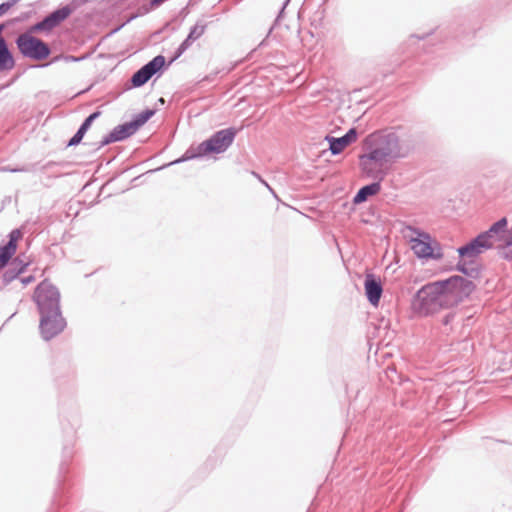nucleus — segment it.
I'll return each instance as SVG.
<instances>
[{"mask_svg":"<svg viewBox=\"0 0 512 512\" xmlns=\"http://www.w3.org/2000/svg\"><path fill=\"white\" fill-rule=\"evenodd\" d=\"M381 146L367 154L360 155L359 166L363 174L382 181L389 171L387 164L389 157L399 158L404 154L400 152L399 137L393 133L379 136Z\"/></svg>","mask_w":512,"mask_h":512,"instance_id":"nucleus-1","label":"nucleus"},{"mask_svg":"<svg viewBox=\"0 0 512 512\" xmlns=\"http://www.w3.org/2000/svg\"><path fill=\"white\" fill-rule=\"evenodd\" d=\"M434 287L440 297L444 308H449L457 305L465 297H467L471 290V282L460 276H454L444 281L434 282Z\"/></svg>","mask_w":512,"mask_h":512,"instance_id":"nucleus-2","label":"nucleus"},{"mask_svg":"<svg viewBox=\"0 0 512 512\" xmlns=\"http://www.w3.org/2000/svg\"><path fill=\"white\" fill-rule=\"evenodd\" d=\"M433 283L424 286L418 291L412 303V309L418 316H429L444 308Z\"/></svg>","mask_w":512,"mask_h":512,"instance_id":"nucleus-3","label":"nucleus"},{"mask_svg":"<svg viewBox=\"0 0 512 512\" xmlns=\"http://www.w3.org/2000/svg\"><path fill=\"white\" fill-rule=\"evenodd\" d=\"M17 46L24 56L35 60L46 59L50 54L49 47L43 41L28 33L18 37Z\"/></svg>","mask_w":512,"mask_h":512,"instance_id":"nucleus-4","label":"nucleus"},{"mask_svg":"<svg viewBox=\"0 0 512 512\" xmlns=\"http://www.w3.org/2000/svg\"><path fill=\"white\" fill-rule=\"evenodd\" d=\"M34 299L40 312L59 309V293L57 289L47 281L41 282L34 293Z\"/></svg>","mask_w":512,"mask_h":512,"instance_id":"nucleus-5","label":"nucleus"},{"mask_svg":"<svg viewBox=\"0 0 512 512\" xmlns=\"http://www.w3.org/2000/svg\"><path fill=\"white\" fill-rule=\"evenodd\" d=\"M40 314V332L45 340H50L64 330L66 322L60 310H50Z\"/></svg>","mask_w":512,"mask_h":512,"instance_id":"nucleus-6","label":"nucleus"},{"mask_svg":"<svg viewBox=\"0 0 512 512\" xmlns=\"http://www.w3.org/2000/svg\"><path fill=\"white\" fill-rule=\"evenodd\" d=\"M234 136L235 132L232 129L221 130L200 144L199 153H221L231 145Z\"/></svg>","mask_w":512,"mask_h":512,"instance_id":"nucleus-7","label":"nucleus"},{"mask_svg":"<svg viewBox=\"0 0 512 512\" xmlns=\"http://www.w3.org/2000/svg\"><path fill=\"white\" fill-rule=\"evenodd\" d=\"M411 249L419 258L440 257L438 243L426 233H417L410 241Z\"/></svg>","mask_w":512,"mask_h":512,"instance_id":"nucleus-8","label":"nucleus"},{"mask_svg":"<svg viewBox=\"0 0 512 512\" xmlns=\"http://www.w3.org/2000/svg\"><path fill=\"white\" fill-rule=\"evenodd\" d=\"M153 115V111H146L137 116L134 121L119 125L110 134L111 141L123 140L134 134Z\"/></svg>","mask_w":512,"mask_h":512,"instance_id":"nucleus-9","label":"nucleus"},{"mask_svg":"<svg viewBox=\"0 0 512 512\" xmlns=\"http://www.w3.org/2000/svg\"><path fill=\"white\" fill-rule=\"evenodd\" d=\"M164 65L165 58L161 55L156 56L132 76L131 82L133 86L139 87L145 84Z\"/></svg>","mask_w":512,"mask_h":512,"instance_id":"nucleus-10","label":"nucleus"},{"mask_svg":"<svg viewBox=\"0 0 512 512\" xmlns=\"http://www.w3.org/2000/svg\"><path fill=\"white\" fill-rule=\"evenodd\" d=\"M490 247H492V242L486 241L485 236L479 235L467 245L460 247L458 252L461 257L472 259Z\"/></svg>","mask_w":512,"mask_h":512,"instance_id":"nucleus-11","label":"nucleus"},{"mask_svg":"<svg viewBox=\"0 0 512 512\" xmlns=\"http://www.w3.org/2000/svg\"><path fill=\"white\" fill-rule=\"evenodd\" d=\"M70 13L71 10L68 7L61 8L53 12L42 22H39L36 25H34L31 28V31L50 30L55 26L59 25L63 20H65L70 15Z\"/></svg>","mask_w":512,"mask_h":512,"instance_id":"nucleus-12","label":"nucleus"},{"mask_svg":"<svg viewBox=\"0 0 512 512\" xmlns=\"http://www.w3.org/2000/svg\"><path fill=\"white\" fill-rule=\"evenodd\" d=\"M357 139V133L355 129H350L344 136L340 138H334L327 136L326 140L329 142L330 151L332 154L341 153L346 147L355 142Z\"/></svg>","mask_w":512,"mask_h":512,"instance_id":"nucleus-13","label":"nucleus"},{"mask_svg":"<svg viewBox=\"0 0 512 512\" xmlns=\"http://www.w3.org/2000/svg\"><path fill=\"white\" fill-rule=\"evenodd\" d=\"M364 287L369 302L375 307L378 306L383 291L381 283L372 274H367Z\"/></svg>","mask_w":512,"mask_h":512,"instance_id":"nucleus-14","label":"nucleus"},{"mask_svg":"<svg viewBox=\"0 0 512 512\" xmlns=\"http://www.w3.org/2000/svg\"><path fill=\"white\" fill-rule=\"evenodd\" d=\"M507 219L504 217L494 223L490 229L482 234L481 236H485V240L488 242H494L496 240L501 239V234L504 232L506 226H507Z\"/></svg>","mask_w":512,"mask_h":512,"instance_id":"nucleus-15","label":"nucleus"},{"mask_svg":"<svg viewBox=\"0 0 512 512\" xmlns=\"http://www.w3.org/2000/svg\"><path fill=\"white\" fill-rule=\"evenodd\" d=\"M205 31H206V24H203V23L195 24L192 27V29L190 30V33L188 34L187 38L180 45V48H179L180 52L182 53L183 51H185L193 41H195V40L199 39L201 36H203Z\"/></svg>","mask_w":512,"mask_h":512,"instance_id":"nucleus-16","label":"nucleus"},{"mask_svg":"<svg viewBox=\"0 0 512 512\" xmlns=\"http://www.w3.org/2000/svg\"><path fill=\"white\" fill-rule=\"evenodd\" d=\"M99 115H100V112H94L88 118H86V120L81 125V127L79 128L77 133L70 139L68 145L69 146L78 145L81 142V140L83 139L86 131L91 126V123L93 122V120L96 119L97 117H99Z\"/></svg>","mask_w":512,"mask_h":512,"instance_id":"nucleus-17","label":"nucleus"},{"mask_svg":"<svg viewBox=\"0 0 512 512\" xmlns=\"http://www.w3.org/2000/svg\"><path fill=\"white\" fill-rule=\"evenodd\" d=\"M379 182L380 181L362 187L354 197V203H362L366 201L368 197L378 194L381 189Z\"/></svg>","mask_w":512,"mask_h":512,"instance_id":"nucleus-18","label":"nucleus"},{"mask_svg":"<svg viewBox=\"0 0 512 512\" xmlns=\"http://www.w3.org/2000/svg\"><path fill=\"white\" fill-rule=\"evenodd\" d=\"M21 237L22 233L20 232V230H13L9 235V242L3 248L10 254L14 255L17 249V242L19 239H21Z\"/></svg>","mask_w":512,"mask_h":512,"instance_id":"nucleus-19","label":"nucleus"},{"mask_svg":"<svg viewBox=\"0 0 512 512\" xmlns=\"http://www.w3.org/2000/svg\"><path fill=\"white\" fill-rule=\"evenodd\" d=\"M13 255L6 251L3 247H0V270L8 263Z\"/></svg>","mask_w":512,"mask_h":512,"instance_id":"nucleus-20","label":"nucleus"},{"mask_svg":"<svg viewBox=\"0 0 512 512\" xmlns=\"http://www.w3.org/2000/svg\"><path fill=\"white\" fill-rule=\"evenodd\" d=\"M11 7V5L9 3H3L0 5V15L6 13L9 8Z\"/></svg>","mask_w":512,"mask_h":512,"instance_id":"nucleus-21","label":"nucleus"},{"mask_svg":"<svg viewBox=\"0 0 512 512\" xmlns=\"http://www.w3.org/2000/svg\"><path fill=\"white\" fill-rule=\"evenodd\" d=\"M453 319V315L452 314H448L444 317L443 319V324L444 325H447L451 320Z\"/></svg>","mask_w":512,"mask_h":512,"instance_id":"nucleus-22","label":"nucleus"},{"mask_svg":"<svg viewBox=\"0 0 512 512\" xmlns=\"http://www.w3.org/2000/svg\"><path fill=\"white\" fill-rule=\"evenodd\" d=\"M375 135H370L368 138H367V141H371V140H374L375 139Z\"/></svg>","mask_w":512,"mask_h":512,"instance_id":"nucleus-23","label":"nucleus"}]
</instances>
